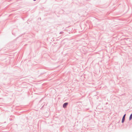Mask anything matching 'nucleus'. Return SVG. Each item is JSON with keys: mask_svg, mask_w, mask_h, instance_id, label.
Returning a JSON list of instances; mask_svg holds the SVG:
<instances>
[{"mask_svg": "<svg viewBox=\"0 0 132 132\" xmlns=\"http://www.w3.org/2000/svg\"><path fill=\"white\" fill-rule=\"evenodd\" d=\"M68 104V103H64L63 105V107L64 108H65L66 107V106Z\"/></svg>", "mask_w": 132, "mask_h": 132, "instance_id": "f257e3e1", "label": "nucleus"}, {"mask_svg": "<svg viewBox=\"0 0 132 132\" xmlns=\"http://www.w3.org/2000/svg\"><path fill=\"white\" fill-rule=\"evenodd\" d=\"M125 115H126V114H125L123 117V118H122V123H123L124 122Z\"/></svg>", "mask_w": 132, "mask_h": 132, "instance_id": "f03ea898", "label": "nucleus"}, {"mask_svg": "<svg viewBox=\"0 0 132 132\" xmlns=\"http://www.w3.org/2000/svg\"><path fill=\"white\" fill-rule=\"evenodd\" d=\"M132 119V113L131 114L129 117V120H131Z\"/></svg>", "mask_w": 132, "mask_h": 132, "instance_id": "7ed1b4c3", "label": "nucleus"}]
</instances>
